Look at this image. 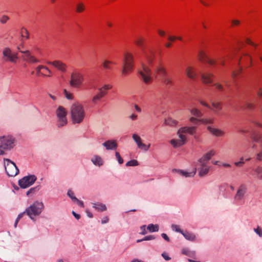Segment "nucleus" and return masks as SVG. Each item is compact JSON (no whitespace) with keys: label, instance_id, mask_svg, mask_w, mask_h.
<instances>
[{"label":"nucleus","instance_id":"3","mask_svg":"<svg viewBox=\"0 0 262 262\" xmlns=\"http://www.w3.org/2000/svg\"><path fill=\"white\" fill-rule=\"evenodd\" d=\"M43 208L42 202L35 201L26 209V212L31 220H34V217L39 215Z\"/></svg>","mask_w":262,"mask_h":262},{"label":"nucleus","instance_id":"48","mask_svg":"<svg viewBox=\"0 0 262 262\" xmlns=\"http://www.w3.org/2000/svg\"><path fill=\"white\" fill-rule=\"evenodd\" d=\"M200 121L206 124L213 123V120L210 119H200Z\"/></svg>","mask_w":262,"mask_h":262},{"label":"nucleus","instance_id":"32","mask_svg":"<svg viewBox=\"0 0 262 262\" xmlns=\"http://www.w3.org/2000/svg\"><path fill=\"white\" fill-rule=\"evenodd\" d=\"M178 123V121L171 118H168L165 119L164 124L167 125L174 126Z\"/></svg>","mask_w":262,"mask_h":262},{"label":"nucleus","instance_id":"20","mask_svg":"<svg viewBox=\"0 0 262 262\" xmlns=\"http://www.w3.org/2000/svg\"><path fill=\"white\" fill-rule=\"evenodd\" d=\"M199 60L201 61L208 63L210 64H213L215 61L209 58L203 51H200L198 54Z\"/></svg>","mask_w":262,"mask_h":262},{"label":"nucleus","instance_id":"12","mask_svg":"<svg viewBox=\"0 0 262 262\" xmlns=\"http://www.w3.org/2000/svg\"><path fill=\"white\" fill-rule=\"evenodd\" d=\"M21 53L23 55L21 56L22 59L30 63H38L39 60L37 59L35 56L31 55L29 50H26L25 51H21Z\"/></svg>","mask_w":262,"mask_h":262},{"label":"nucleus","instance_id":"14","mask_svg":"<svg viewBox=\"0 0 262 262\" xmlns=\"http://www.w3.org/2000/svg\"><path fill=\"white\" fill-rule=\"evenodd\" d=\"M47 63L48 64L53 66L61 72L65 73L67 71V65L60 60L48 61Z\"/></svg>","mask_w":262,"mask_h":262},{"label":"nucleus","instance_id":"29","mask_svg":"<svg viewBox=\"0 0 262 262\" xmlns=\"http://www.w3.org/2000/svg\"><path fill=\"white\" fill-rule=\"evenodd\" d=\"M182 234L184 236V237L189 241H194L195 238V236L192 233H190L187 231H183Z\"/></svg>","mask_w":262,"mask_h":262},{"label":"nucleus","instance_id":"45","mask_svg":"<svg viewBox=\"0 0 262 262\" xmlns=\"http://www.w3.org/2000/svg\"><path fill=\"white\" fill-rule=\"evenodd\" d=\"M9 19V17L5 15H3L0 18V23L2 24H5Z\"/></svg>","mask_w":262,"mask_h":262},{"label":"nucleus","instance_id":"15","mask_svg":"<svg viewBox=\"0 0 262 262\" xmlns=\"http://www.w3.org/2000/svg\"><path fill=\"white\" fill-rule=\"evenodd\" d=\"M196 127L195 126H185L180 128L177 132V134H189L193 135L195 133Z\"/></svg>","mask_w":262,"mask_h":262},{"label":"nucleus","instance_id":"25","mask_svg":"<svg viewBox=\"0 0 262 262\" xmlns=\"http://www.w3.org/2000/svg\"><path fill=\"white\" fill-rule=\"evenodd\" d=\"M132 138L135 142L136 143L137 147L141 149L143 144L141 137L137 134H133L132 135Z\"/></svg>","mask_w":262,"mask_h":262},{"label":"nucleus","instance_id":"39","mask_svg":"<svg viewBox=\"0 0 262 262\" xmlns=\"http://www.w3.org/2000/svg\"><path fill=\"white\" fill-rule=\"evenodd\" d=\"M40 189L39 186H37L31 188L26 193L27 195H29L31 193H34L37 192Z\"/></svg>","mask_w":262,"mask_h":262},{"label":"nucleus","instance_id":"59","mask_svg":"<svg viewBox=\"0 0 262 262\" xmlns=\"http://www.w3.org/2000/svg\"><path fill=\"white\" fill-rule=\"evenodd\" d=\"M189 121L194 124H196L197 122L200 121V120L195 117H192L189 119Z\"/></svg>","mask_w":262,"mask_h":262},{"label":"nucleus","instance_id":"19","mask_svg":"<svg viewBox=\"0 0 262 262\" xmlns=\"http://www.w3.org/2000/svg\"><path fill=\"white\" fill-rule=\"evenodd\" d=\"M102 145L107 150L116 149L117 147V143L115 140H108L102 143Z\"/></svg>","mask_w":262,"mask_h":262},{"label":"nucleus","instance_id":"18","mask_svg":"<svg viewBox=\"0 0 262 262\" xmlns=\"http://www.w3.org/2000/svg\"><path fill=\"white\" fill-rule=\"evenodd\" d=\"M200 167L199 168V176L201 177L206 176L209 172L210 167L208 166L206 163H199Z\"/></svg>","mask_w":262,"mask_h":262},{"label":"nucleus","instance_id":"36","mask_svg":"<svg viewBox=\"0 0 262 262\" xmlns=\"http://www.w3.org/2000/svg\"><path fill=\"white\" fill-rule=\"evenodd\" d=\"M135 43L139 47L141 48H143L144 47V39L142 37H139L136 38L135 41Z\"/></svg>","mask_w":262,"mask_h":262},{"label":"nucleus","instance_id":"56","mask_svg":"<svg viewBox=\"0 0 262 262\" xmlns=\"http://www.w3.org/2000/svg\"><path fill=\"white\" fill-rule=\"evenodd\" d=\"M245 106L249 110H252L254 107V105L251 103L247 102L245 104Z\"/></svg>","mask_w":262,"mask_h":262},{"label":"nucleus","instance_id":"10","mask_svg":"<svg viewBox=\"0 0 262 262\" xmlns=\"http://www.w3.org/2000/svg\"><path fill=\"white\" fill-rule=\"evenodd\" d=\"M141 66L142 70H140L139 73L143 81L145 83H148L151 79L150 70L147 65L143 62L141 63Z\"/></svg>","mask_w":262,"mask_h":262},{"label":"nucleus","instance_id":"4","mask_svg":"<svg viewBox=\"0 0 262 262\" xmlns=\"http://www.w3.org/2000/svg\"><path fill=\"white\" fill-rule=\"evenodd\" d=\"M67 112L64 107L62 106H59L56 111V115L57 117V124L58 127H61L65 126L68 123L67 118Z\"/></svg>","mask_w":262,"mask_h":262},{"label":"nucleus","instance_id":"35","mask_svg":"<svg viewBox=\"0 0 262 262\" xmlns=\"http://www.w3.org/2000/svg\"><path fill=\"white\" fill-rule=\"evenodd\" d=\"M254 171L256 174L257 178L262 179V166H258L255 169Z\"/></svg>","mask_w":262,"mask_h":262},{"label":"nucleus","instance_id":"61","mask_svg":"<svg viewBox=\"0 0 262 262\" xmlns=\"http://www.w3.org/2000/svg\"><path fill=\"white\" fill-rule=\"evenodd\" d=\"M67 194L72 200H73V198H75L74 196V193L73 191H72V190H69L68 191Z\"/></svg>","mask_w":262,"mask_h":262},{"label":"nucleus","instance_id":"22","mask_svg":"<svg viewBox=\"0 0 262 262\" xmlns=\"http://www.w3.org/2000/svg\"><path fill=\"white\" fill-rule=\"evenodd\" d=\"M214 151L213 150H210V151L206 153L201 158L198 160V163H203L207 164V162L211 158V157L214 155Z\"/></svg>","mask_w":262,"mask_h":262},{"label":"nucleus","instance_id":"42","mask_svg":"<svg viewBox=\"0 0 262 262\" xmlns=\"http://www.w3.org/2000/svg\"><path fill=\"white\" fill-rule=\"evenodd\" d=\"M84 10V6L82 3H78L76 5V12L81 13Z\"/></svg>","mask_w":262,"mask_h":262},{"label":"nucleus","instance_id":"26","mask_svg":"<svg viewBox=\"0 0 262 262\" xmlns=\"http://www.w3.org/2000/svg\"><path fill=\"white\" fill-rule=\"evenodd\" d=\"M186 74L188 77L191 79H194L196 76V74L194 69L191 67H188L186 69Z\"/></svg>","mask_w":262,"mask_h":262},{"label":"nucleus","instance_id":"7","mask_svg":"<svg viewBox=\"0 0 262 262\" xmlns=\"http://www.w3.org/2000/svg\"><path fill=\"white\" fill-rule=\"evenodd\" d=\"M4 166L6 172L9 177H14L19 172L15 164L9 159L4 158Z\"/></svg>","mask_w":262,"mask_h":262},{"label":"nucleus","instance_id":"43","mask_svg":"<svg viewBox=\"0 0 262 262\" xmlns=\"http://www.w3.org/2000/svg\"><path fill=\"white\" fill-rule=\"evenodd\" d=\"M43 70H44L47 73V74H41V75L45 77H51L52 76V72L49 69L48 67L46 66H43Z\"/></svg>","mask_w":262,"mask_h":262},{"label":"nucleus","instance_id":"38","mask_svg":"<svg viewBox=\"0 0 262 262\" xmlns=\"http://www.w3.org/2000/svg\"><path fill=\"white\" fill-rule=\"evenodd\" d=\"M162 79L163 83L166 85H172L173 84V82L171 78L165 77Z\"/></svg>","mask_w":262,"mask_h":262},{"label":"nucleus","instance_id":"1","mask_svg":"<svg viewBox=\"0 0 262 262\" xmlns=\"http://www.w3.org/2000/svg\"><path fill=\"white\" fill-rule=\"evenodd\" d=\"M71 121L73 124H80L83 121L85 112L83 105L79 102H75L70 107Z\"/></svg>","mask_w":262,"mask_h":262},{"label":"nucleus","instance_id":"6","mask_svg":"<svg viewBox=\"0 0 262 262\" xmlns=\"http://www.w3.org/2000/svg\"><path fill=\"white\" fill-rule=\"evenodd\" d=\"M14 138L11 136H4L0 137V149L2 151L4 150H9L14 146Z\"/></svg>","mask_w":262,"mask_h":262},{"label":"nucleus","instance_id":"44","mask_svg":"<svg viewBox=\"0 0 262 262\" xmlns=\"http://www.w3.org/2000/svg\"><path fill=\"white\" fill-rule=\"evenodd\" d=\"M64 94L67 99L69 100H72L73 99V94L68 92L66 90H64Z\"/></svg>","mask_w":262,"mask_h":262},{"label":"nucleus","instance_id":"11","mask_svg":"<svg viewBox=\"0 0 262 262\" xmlns=\"http://www.w3.org/2000/svg\"><path fill=\"white\" fill-rule=\"evenodd\" d=\"M247 192V187L245 184L240 185L237 189L236 192L234 196V200L239 202L244 200Z\"/></svg>","mask_w":262,"mask_h":262},{"label":"nucleus","instance_id":"34","mask_svg":"<svg viewBox=\"0 0 262 262\" xmlns=\"http://www.w3.org/2000/svg\"><path fill=\"white\" fill-rule=\"evenodd\" d=\"M159 228L158 225H154L152 224H149L147 227V230L150 232H157L159 230Z\"/></svg>","mask_w":262,"mask_h":262},{"label":"nucleus","instance_id":"62","mask_svg":"<svg viewBox=\"0 0 262 262\" xmlns=\"http://www.w3.org/2000/svg\"><path fill=\"white\" fill-rule=\"evenodd\" d=\"M200 103L203 106L208 108H211V106H209L207 103H206L205 102H204V101H202V100H200L199 101Z\"/></svg>","mask_w":262,"mask_h":262},{"label":"nucleus","instance_id":"21","mask_svg":"<svg viewBox=\"0 0 262 262\" xmlns=\"http://www.w3.org/2000/svg\"><path fill=\"white\" fill-rule=\"evenodd\" d=\"M207 129L212 135L217 137H222L225 134V132L223 130L219 128L212 127L210 126L207 127Z\"/></svg>","mask_w":262,"mask_h":262},{"label":"nucleus","instance_id":"16","mask_svg":"<svg viewBox=\"0 0 262 262\" xmlns=\"http://www.w3.org/2000/svg\"><path fill=\"white\" fill-rule=\"evenodd\" d=\"M196 169H197L195 167L193 169V171H192L191 172H188V171H184V170H181V169H173L172 170V171L176 172L179 174H180L182 176L188 178V177H193L195 174V173L196 172Z\"/></svg>","mask_w":262,"mask_h":262},{"label":"nucleus","instance_id":"33","mask_svg":"<svg viewBox=\"0 0 262 262\" xmlns=\"http://www.w3.org/2000/svg\"><path fill=\"white\" fill-rule=\"evenodd\" d=\"M144 55L147 62L149 64H151L154 59V54L152 52L150 54L144 52Z\"/></svg>","mask_w":262,"mask_h":262},{"label":"nucleus","instance_id":"54","mask_svg":"<svg viewBox=\"0 0 262 262\" xmlns=\"http://www.w3.org/2000/svg\"><path fill=\"white\" fill-rule=\"evenodd\" d=\"M140 229L141 230V232L140 233V234L142 235H145L147 234V232L146 230V226L143 225L140 227Z\"/></svg>","mask_w":262,"mask_h":262},{"label":"nucleus","instance_id":"30","mask_svg":"<svg viewBox=\"0 0 262 262\" xmlns=\"http://www.w3.org/2000/svg\"><path fill=\"white\" fill-rule=\"evenodd\" d=\"M91 161L93 162V163L95 165L101 166L103 164L102 159L100 157L98 156H94L92 158Z\"/></svg>","mask_w":262,"mask_h":262},{"label":"nucleus","instance_id":"5","mask_svg":"<svg viewBox=\"0 0 262 262\" xmlns=\"http://www.w3.org/2000/svg\"><path fill=\"white\" fill-rule=\"evenodd\" d=\"M83 80L84 77L82 74L75 71L71 74L69 84L73 88H79L82 84Z\"/></svg>","mask_w":262,"mask_h":262},{"label":"nucleus","instance_id":"27","mask_svg":"<svg viewBox=\"0 0 262 262\" xmlns=\"http://www.w3.org/2000/svg\"><path fill=\"white\" fill-rule=\"evenodd\" d=\"M189 111L191 113V114L196 117L198 118H201L203 116V114L202 112L198 110V108L190 106V108H189Z\"/></svg>","mask_w":262,"mask_h":262},{"label":"nucleus","instance_id":"55","mask_svg":"<svg viewBox=\"0 0 262 262\" xmlns=\"http://www.w3.org/2000/svg\"><path fill=\"white\" fill-rule=\"evenodd\" d=\"M242 68L240 67L237 72H236L235 71H233L231 75L232 77L233 78H235L238 74H239L242 72Z\"/></svg>","mask_w":262,"mask_h":262},{"label":"nucleus","instance_id":"23","mask_svg":"<svg viewBox=\"0 0 262 262\" xmlns=\"http://www.w3.org/2000/svg\"><path fill=\"white\" fill-rule=\"evenodd\" d=\"M155 72L160 76L162 79L166 77L167 75L165 68L161 64H160L156 67Z\"/></svg>","mask_w":262,"mask_h":262},{"label":"nucleus","instance_id":"50","mask_svg":"<svg viewBox=\"0 0 262 262\" xmlns=\"http://www.w3.org/2000/svg\"><path fill=\"white\" fill-rule=\"evenodd\" d=\"M254 230L260 237H262V229L259 227H257Z\"/></svg>","mask_w":262,"mask_h":262},{"label":"nucleus","instance_id":"64","mask_svg":"<svg viewBox=\"0 0 262 262\" xmlns=\"http://www.w3.org/2000/svg\"><path fill=\"white\" fill-rule=\"evenodd\" d=\"M108 221H109L108 217L107 216H105L101 220V224H105V223H107L108 222Z\"/></svg>","mask_w":262,"mask_h":262},{"label":"nucleus","instance_id":"58","mask_svg":"<svg viewBox=\"0 0 262 262\" xmlns=\"http://www.w3.org/2000/svg\"><path fill=\"white\" fill-rule=\"evenodd\" d=\"M162 256L166 260H169L171 259V258L168 256V254L166 252H163L162 254Z\"/></svg>","mask_w":262,"mask_h":262},{"label":"nucleus","instance_id":"31","mask_svg":"<svg viewBox=\"0 0 262 262\" xmlns=\"http://www.w3.org/2000/svg\"><path fill=\"white\" fill-rule=\"evenodd\" d=\"M251 139L254 142L257 143L262 142V137L261 136L257 133H253L251 136Z\"/></svg>","mask_w":262,"mask_h":262},{"label":"nucleus","instance_id":"9","mask_svg":"<svg viewBox=\"0 0 262 262\" xmlns=\"http://www.w3.org/2000/svg\"><path fill=\"white\" fill-rule=\"evenodd\" d=\"M37 179L35 175H28L19 180L18 185L20 188L25 189L32 185Z\"/></svg>","mask_w":262,"mask_h":262},{"label":"nucleus","instance_id":"52","mask_svg":"<svg viewBox=\"0 0 262 262\" xmlns=\"http://www.w3.org/2000/svg\"><path fill=\"white\" fill-rule=\"evenodd\" d=\"M99 92L98 94L101 97L103 98L106 95V92L103 90V88L99 89Z\"/></svg>","mask_w":262,"mask_h":262},{"label":"nucleus","instance_id":"51","mask_svg":"<svg viewBox=\"0 0 262 262\" xmlns=\"http://www.w3.org/2000/svg\"><path fill=\"white\" fill-rule=\"evenodd\" d=\"M43 66H42V65H39L36 68L35 70L36 71L37 75H39V74H42V73H41L40 71H41V70H43Z\"/></svg>","mask_w":262,"mask_h":262},{"label":"nucleus","instance_id":"41","mask_svg":"<svg viewBox=\"0 0 262 262\" xmlns=\"http://www.w3.org/2000/svg\"><path fill=\"white\" fill-rule=\"evenodd\" d=\"M125 165L126 166H135L138 165V162L136 160H132L128 161Z\"/></svg>","mask_w":262,"mask_h":262},{"label":"nucleus","instance_id":"13","mask_svg":"<svg viewBox=\"0 0 262 262\" xmlns=\"http://www.w3.org/2000/svg\"><path fill=\"white\" fill-rule=\"evenodd\" d=\"M179 139H172L170 141V144L174 148L179 147L185 144L186 142V137L185 135L182 134H177Z\"/></svg>","mask_w":262,"mask_h":262},{"label":"nucleus","instance_id":"37","mask_svg":"<svg viewBox=\"0 0 262 262\" xmlns=\"http://www.w3.org/2000/svg\"><path fill=\"white\" fill-rule=\"evenodd\" d=\"M112 63H113L112 61L106 60L103 62L102 66L105 70H111L112 69L111 66Z\"/></svg>","mask_w":262,"mask_h":262},{"label":"nucleus","instance_id":"40","mask_svg":"<svg viewBox=\"0 0 262 262\" xmlns=\"http://www.w3.org/2000/svg\"><path fill=\"white\" fill-rule=\"evenodd\" d=\"M101 98H102L97 94L92 98V102L93 104L96 105Z\"/></svg>","mask_w":262,"mask_h":262},{"label":"nucleus","instance_id":"53","mask_svg":"<svg viewBox=\"0 0 262 262\" xmlns=\"http://www.w3.org/2000/svg\"><path fill=\"white\" fill-rule=\"evenodd\" d=\"M150 146V144H148V145H146L144 143L143 144L141 149L145 151H147L148 150Z\"/></svg>","mask_w":262,"mask_h":262},{"label":"nucleus","instance_id":"2","mask_svg":"<svg viewBox=\"0 0 262 262\" xmlns=\"http://www.w3.org/2000/svg\"><path fill=\"white\" fill-rule=\"evenodd\" d=\"M134 67V56L133 55L128 52H125L123 54L122 61V70L121 73L126 75L128 72L132 70Z\"/></svg>","mask_w":262,"mask_h":262},{"label":"nucleus","instance_id":"47","mask_svg":"<svg viewBox=\"0 0 262 262\" xmlns=\"http://www.w3.org/2000/svg\"><path fill=\"white\" fill-rule=\"evenodd\" d=\"M115 156L118 161V163L120 164H122L123 163V160L121 157L120 154L118 152H116Z\"/></svg>","mask_w":262,"mask_h":262},{"label":"nucleus","instance_id":"57","mask_svg":"<svg viewBox=\"0 0 262 262\" xmlns=\"http://www.w3.org/2000/svg\"><path fill=\"white\" fill-rule=\"evenodd\" d=\"M155 238V236L152 235H150L148 236H146L143 238V240L144 241H150V240H153Z\"/></svg>","mask_w":262,"mask_h":262},{"label":"nucleus","instance_id":"17","mask_svg":"<svg viewBox=\"0 0 262 262\" xmlns=\"http://www.w3.org/2000/svg\"><path fill=\"white\" fill-rule=\"evenodd\" d=\"M211 107L210 108L216 115H219L222 110V103L218 101H211Z\"/></svg>","mask_w":262,"mask_h":262},{"label":"nucleus","instance_id":"46","mask_svg":"<svg viewBox=\"0 0 262 262\" xmlns=\"http://www.w3.org/2000/svg\"><path fill=\"white\" fill-rule=\"evenodd\" d=\"M171 228L173 230L176 231V232L181 233V234L183 232V230H182L179 227V226L177 225H172Z\"/></svg>","mask_w":262,"mask_h":262},{"label":"nucleus","instance_id":"63","mask_svg":"<svg viewBox=\"0 0 262 262\" xmlns=\"http://www.w3.org/2000/svg\"><path fill=\"white\" fill-rule=\"evenodd\" d=\"M137 117L138 116L137 115H136L135 114H133L129 116V118L130 119H131L132 120H136L137 118Z\"/></svg>","mask_w":262,"mask_h":262},{"label":"nucleus","instance_id":"60","mask_svg":"<svg viewBox=\"0 0 262 262\" xmlns=\"http://www.w3.org/2000/svg\"><path fill=\"white\" fill-rule=\"evenodd\" d=\"M245 163L244 161H238L234 162V164L237 167H242Z\"/></svg>","mask_w":262,"mask_h":262},{"label":"nucleus","instance_id":"49","mask_svg":"<svg viewBox=\"0 0 262 262\" xmlns=\"http://www.w3.org/2000/svg\"><path fill=\"white\" fill-rule=\"evenodd\" d=\"M73 201L76 202L77 204L81 207H84V204L82 201L79 200L77 198H73Z\"/></svg>","mask_w":262,"mask_h":262},{"label":"nucleus","instance_id":"24","mask_svg":"<svg viewBox=\"0 0 262 262\" xmlns=\"http://www.w3.org/2000/svg\"><path fill=\"white\" fill-rule=\"evenodd\" d=\"M201 76L202 81L205 83H210L212 82L211 77L213 75L211 73H201Z\"/></svg>","mask_w":262,"mask_h":262},{"label":"nucleus","instance_id":"28","mask_svg":"<svg viewBox=\"0 0 262 262\" xmlns=\"http://www.w3.org/2000/svg\"><path fill=\"white\" fill-rule=\"evenodd\" d=\"M93 207L100 211H104L106 210L105 205L100 203H93Z\"/></svg>","mask_w":262,"mask_h":262},{"label":"nucleus","instance_id":"8","mask_svg":"<svg viewBox=\"0 0 262 262\" xmlns=\"http://www.w3.org/2000/svg\"><path fill=\"white\" fill-rule=\"evenodd\" d=\"M3 60L5 62L16 63L18 59L17 53H13L10 48H4L2 52Z\"/></svg>","mask_w":262,"mask_h":262}]
</instances>
